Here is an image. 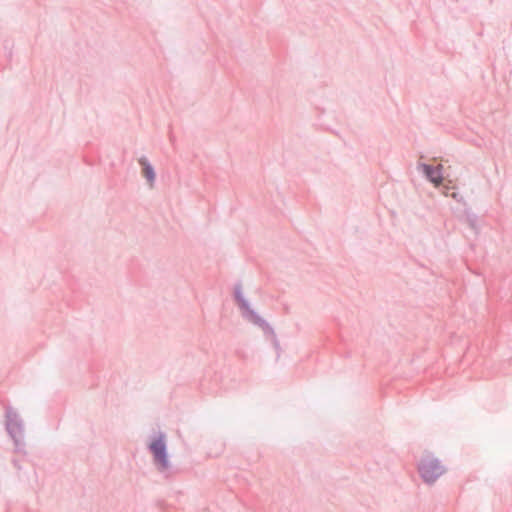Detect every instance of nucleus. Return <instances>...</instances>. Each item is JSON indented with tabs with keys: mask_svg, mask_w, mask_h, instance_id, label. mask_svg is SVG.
Segmentation results:
<instances>
[{
	"mask_svg": "<svg viewBox=\"0 0 512 512\" xmlns=\"http://www.w3.org/2000/svg\"><path fill=\"white\" fill-rule=\"evenodd\" d=\"M234 299L237 302L238 307L241 310L242 317L245 320L261 328L264 335L267 337L272 338L276 335L273 327L250 307L249 302L243 296L241 282L234 285Z\"/></svg>",
	"mask_w": 512,
	"mask_h": 512,
	"instance_id": "f257e3e1",
	"label": "nucleus"
},
{
	"mask_svg": "<svg viewBox=\"0 0 512 512\" xmlns=\"http://www.w3.org/2000/svg\"><path fill=\"white\" fill-rule=\"evenodd\" d=\"M5 429L14 443V451L26 455L23 419L10 405L5 407Z\"/></svg>",
	"mask_w": 512,
	"mask_h": 512,
	"instance_id": "f03ea898",
	"label": "nucleus"
},
{
	"mask_svg": "<svg viewBox=\"0 0 512 512\" xmlns=\"http://www.w3.org/2000/svg\"><path fill=\"white\" fill-rule=\"evenodd\" d=\"M417 471L425 484L433 485L446 472V468L432 453H425L417 463Z\"/></svg>",
	"mask_w": 512,
	"mask_h": 512,
	"instance_id": "7ed1b4c3",
	"label": "nucleus"
},
{
	"mask_svg": "<svg viewBox=\"0 0 512 512\" xmlns=\"http://www.w3.org/2000/svg\"><path fill=\"white\" fill-rule=\"evenodd\" d=\"M148 450L153 456V462L160 473H165L170 468V461L166 445V435L159 432L149 443Z\"/></svg>",
	"mask_w": 512,
	"mask_h": 512,
	"instance_id": "20e7f679",
	"label": "nucleus"
},
{
	"mask_svg": "<svg viewBox=\"0 0 512 512\" xmlns=\"http://www.w3.org/2000/svg\"><path fill=\"white\" fill-rule=\"evenodd\" d=\"M442 169V165L434 167L423 162L417 163V170L422 172L425 178L435 186H439L443 182Z\"/></svg>",
	"mask_w": 512,
	"mask_h": 512,
	"instance_id": "39448f33",
	"label": "nucleus"
},
{
	"mask_svg": "<svg viewBox=\"0 0 512 512\" xmlns=\"http://www.w3.org/2000/svg\"><path fill=\"white\" fill-rule=\"evenodd\" d=\"M138 162L142 167L143 176L146 178L150 187H153L155 179H156V173H155L154 167L152 166V164L149 162V160L145 156H142L138 160Z\"/></svg>",
	"mask_w": 512,
	"mask_h": 512,
	"instance_id": "423d86ee",
	"label": "nucleus"
},
{
	"mask_svg": "<svg viewBox=\"0 0 512 512\" xmlns=\"http://www.w3.org/2000/svg\"><path fill=\"white\" fill-rule=\"evenodd\" d=\"M270 339L272 341L274 349L277 352V357H279L280 356V352H281V347H280V343H279V340L277 338V335H275L274 337H272Z\"/></svg>",
	"mask_w": 512,
	"mask_h": 512,
	"instance_id": "0eeeda50",
	"label": "nucleus"
},
{
	"mask_svg": "<svg viewBox=\"0 0 512 512\" xmlns=\"http://www.w3.org/2000/svg\"><path fill=\"white\" fill-rule=\"evenodd\" d=\"M12 464H13V466H14L18 471H20V470H21V468H22V467H21V465H20L19 460H17V459H12Z\"/></svg>",
	"mask_w": 512,
	"mask_h": 512,
	"instance_id": "6e6552de",
	"label": "nucleus"
}]
</instances>
